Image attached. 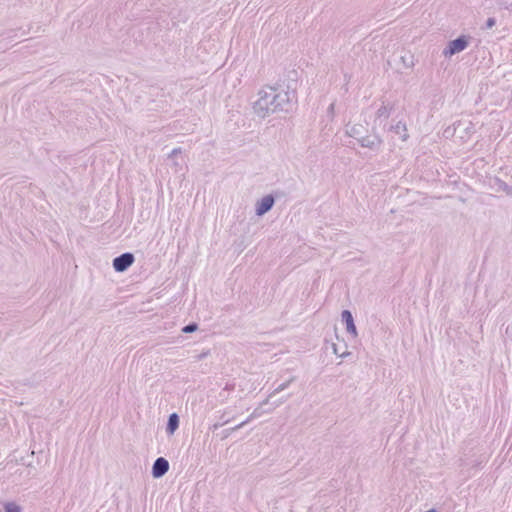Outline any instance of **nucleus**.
Wrapping results in <instances>:
<instances>
[{
    "label": "nucleus",
    "mask_w": 512,
    "mask_h": 512,
    "mask_svg": "<svg viewBox=\"0 0 512 512\" xmlns=\"http://www.w3.org/2000/svg\"><path fill=\"white\" fill-rule=\"evenodd\" d=\"M346 134L350 137H357L361 134V126H357V125H354V126H351V127H348L347 130H346Z\"/></svg>",
    "instance_id": "9b49d317"
},
{
    "label": "nucleus",
    "mask_w": 512,
    "mask_h": 512,
    "mask_svg": "<svg viewBox=\"0 0 512 512\" xmlns=\"http://www.w3.org/2000/svg\"><path fill=\"white\" fill-rule=\"evenodd\" d=\"M168 469H169L168 461L163 457H159L155 460V462L153 464L152 475L155 478H160L164 474L167 473Z\"/></svg>",
    "instance_id": "39448f33"
},
{
    "label": "nucleus",
    "mask_w": 512,
    "mask_h": 512,
    "mask_svg": "<svg viewBox=\"0 0 512 512\" xmlns=\"http://www.w3.org/2000/svg\"><path fill=\"white\" fill-rule=\"evenodd\" d=\"M291 102L288 91L275 87H264L258 92V98L254 102V112L261 118L271 113L286 111Z\"/></svg>",
    "instance_id": "f257e3e1"
},
{
    "label": "nucleus",
    "mask_w": 512,
    "mask_h": 512,
    "mask_svg": "<svg viewBox=\"0 0 512 512\" xmlns=\"http://www.w3.org/2000/svg\"><path fill=\"white\" fill-rule=\"evenodd\" d=\"M290 382H291V381H287V382H285V383L280 384V385L276 388L275 392H281V391L285 390V389L289 386Z\"/></svg>",
    "instance_id": "f3484780"
},
{
    "label": "nucleus",
    "mask_w": 512,
    "mask_h": 512,
    "mask_svg": "<svg viewBox=\"0 0 512 512\" xmlns=\"http://www.w3.org/2000/svg\"><path fill=\"white\" fill-rule=\"evenodd\" d=\"M425 512H436V510L435 509H430V510L425 511Z\"/></svg>",
    "instance_id": "6ab92c4d"
},
{
    "label": "nucleus",
    "mask_w": 512,
    "mask_h": 512,
    "mask_svg": "<svg viewBox=\"0 0 512 512\" xmlns=\"http://www.w3.org/2000/svg\"><path fill=\"white\" fill-rule=\"evenodd\" d=\"M391 131L397 135L401 141H406L409 137L406 124L402 121H398L395 125L391 126Z\"/></svg>",
    "instance_id": "6e6552de"
},
{
    "label": "nucleus",
    "mask_w": 512,
    "mask_h": 512,
    "mask_svg": "<svg viewBox=\"0 0 512 512\" xmlns=\"http://www.w3.org/2000/svg\"><path fill=\"white\" fill-rule=\"evenodd\" d=\"M506 333L512 339V323L507 327Z\"/></svg>",
    "instance_id": "a211bd4d"
},
{
    "label": "nucleus",
    "mask_w": 512,
    "mask_h": 512,
    "mask_svg": "<svg viewBox=\"0 0 512 512\" xmlns=\"http://www.w3.org/2000/svg\"><path fill=\"white\" fill-rule=\"evenodd\" d=\"M259 414L257 413V410H255L245 421H243L242 423H240L239 425L236 426L235 429H240L242 428L243 426H245L247 423H249L252 419L256 418Z\"/></svg>",
    "instance_id": "4468645a"
},
{
    "label": "nucleus",
    "mask_w": 512,
    "mask_h": 512,
    "mask_svg": "<svg viewBox=\"0 0 512 512\" xmlns=\"http://www.w3.org/2000/svg\"><path fill=\"white\" fill-rule=\"evenodd\" d=\"M5 511L6 512H21V509L15 503H7L5 505Z\"/></svg>",
    "instance_id": "ddd939ff"
},
{
    "label": "nucleus",
    "mask_w": 512,
    "mask_h": 512,
    "mask_svg": "<svg viewBox=\"0 0 512 512\" xmlns=\"http://www.w3.org/2000/svg\"><path fill=\"white\" fill-rule=\"evenodd\" d=\"M341 318L346 325V331L353 337H357L358 333L351 312L349 310L342 311Z\"/></svg>",
    "instance_id": "0eeeda50"
},
{
    "label": "nucleus",
    "mask_w": 512,
    "mask_h": 512,
    "mask_svg": "<svg viewBox=\"0 0 512 512\" xmlns=\"http://www.w3.org/2000/svg\"><path fill=\"white\" fill-rule=\"evenodd\" d=\"M468 44L469 38L467 36H460L448 43L447 47L443 50V55L445 57H451L465 50L468 47Z\"/></svg>",
    "instance_id": "f03ea898"
},
{
    "label": "nucleus",
    "mask_w": 512,
    "mask_h": 512,
    "mask_svg": "<svg viewBox=\"0 0 512 512\" xmlns=\"http://www.w3.org/2000/svg\"><path fill=\"white\" fill-rule=\"evenodd\" d=\"M179 427V417L176 413H172L168 418L166 432L169 435H173Z\"/></svg>",
    "instance_id": "9d476101"
},
{
    "label": "nucleus",
    "mask_w": 512,
    "mask_h": 512,
    "mask_svg": "<svg viewBox=\"0 0 512 512\" xmlns=\"http://www.w3.org/2000/svg\"><path fill=\"white\" fill-rule=\"evenodd\" d=\"M182 153L181 148H175L169 154V158L172 160V167L174 168V172L178 173L183 170L185 165V160L182 157H178Z\"/></svg>",
    "instance_id": "423d86ee"
},
{
    "label": "nucleus",
    "mask_w": 512,
    "mask_h": 512,
    "mask_svg": "<svg viewBox=\"0 0 512 512\" xmlns=\"http://www.w3.org/2000/svg\"><path fill=\"white\" fill-rule=\"evenodd\" d=\"M358 141L362 147L370 149H377L381 144V140L377 136L362 137Z\"/></svg>",
    "instance_id": "1a4fd4ad"
},
{
    "label": "nucleus",
    "mask_w": 512,
    "mask_h": 512,
    "mask_svg": "<svg viewBox=\"0 0 512 512\" xmlns=\"http://www.w3.org/2000/svg\"><path fill=\"white\" fill-rule=\"evenodd\" d=\"M197 330V324L195 323H192V324H189V325H186L185 327H183L182 331L184 333H192L194 331Z\"/></svg>",
    "instance_id": "2eb2a0df"
},
{
    "label": "nucleus",
    "mask_w": 512,
    "mask_h": 512,
    "mask_svg": "<svg viewBox=\"0 0 512 512\" xmlns=\"http://www.w3.org/2000/svg\"><path fill=\"white\" fill-rule=\"evenodd\" d=\"M496 24V20L495 18H488L487 21H486V28L487 29H491L492 27H494Z\"/></svg>",
    "instance_id": "dca6fc26"
},
{
    "label": "nucleus",
    "mask_w": 512,
    "mask_h": 512,
    "mask_svg": "<svg viewBox=\"0 0 512 512\" xmlns=\"http://www.w3.org/2000/svg\"><path fill=\"white\" fill-rule=\"evenodd\" d=\"M390 114V109L385 104H382L381 107L377 110V117L386 119Z\"/></svg>",
    "instance_id": "f8f14e48"
},
{
    "label": "nucleus",
    "mask_w": 512,
    "mask_h": 512,
    "mask_svg": "<svg viewBox=\"0 0 512 512\" xmlns=\"http://www.w3.org/2000/svg\"><path fill=\"white\" fill-rule=\"evenodd\" d=\"M275 199L272 195H266L256 202L255 213L257 216H263L272 209Z\"/></svg>",
    "instance_id": "20e7f679"
},
{
    "label": "nucleus",
    "mask_w": 512,
    "mask_h": 512,
    "mask_svg": "<svg viewBox=\"0 0 512 512\" xmlns=\"http://www.w3.org/2000/svg\"><path fill=\"white\" fill-rule=\"evenodd\" d=\"M134 262V256L131 253H123L113 260V268L117 272H124Z\"/></svg>",
    "instance_id": "7ed1b4c3"
}]
</instances>
